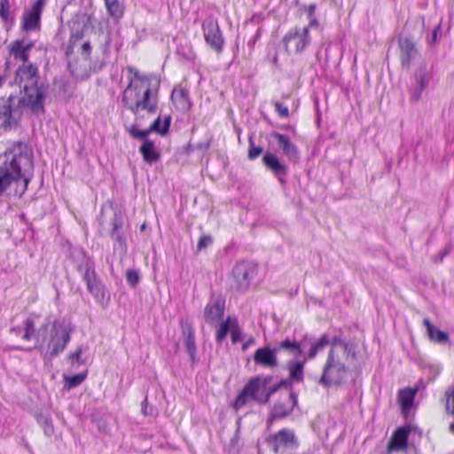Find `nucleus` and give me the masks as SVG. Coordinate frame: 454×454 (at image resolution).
Wrapping results in <instances>:
<instances>
[{"label": "nucleus", "mask_w": 454, "mask_h": 454, "mask_svg": "<svg viewBox=\"0 0 454 454\" xmlns=\"http://www.w3.org/2000/svg\"><path fill=\"white\" fill-rule=\"evenodd\" d=\"M350 355L352 358L356 357L348 343L339 336L333 337L318 383L325 387L340 385L348 372L347 362Z\"/></svg>", "instance_id": "nucleus-1"}, {"label": "nucleus", "mask_w": 454, "mask_h": 454, "mask_svg": "<svg viewBox=\"0 0 454 454\" xmlns=\"http://www.w3.org/2000/svg\"><path fill=\"white\" fill-rule=\"evenodd\" d=\"M13 86L19 94L12 93L7 100L0 105V129H11L18 124L23 111L28 107V73L27 67L16 71Z\"/></svg>", "instance_id": "nucleus-2"}, {"label": "nucleus", "mask_w": 454, "mask_h": 454, "mask_svg": "<svg viewBox=\"0 0 454 454\" xmlns=\"http://www.w3.org/2000/svg\"><path fill=\"white\" fill-rule=\"evenodd\" d=\"M121 103L135 115L136 121L145 118L143 111L154 114L158 109L157 96L153 94L151 86L128 84L122 92Z\"/></svg>", "instance_id": "nucleus-3"}, {"label": "nucleus", "mask_w": 454, "mask_h": 454, "mask_svg": "<svg viewBox=\"0 0 454 454\" xmlns=\"http://www.w3.org/2000/svg\"><path fill=\"white\" fill-rule=\"evenodd\" d=\"M28 164V154L26 151L21 149L20 145L12 153V160L4 161L0 166V195L4 192L12 183L18 185L21 183L20 188L15 189V194L21 197L28 185V178L21 175V168Z\"/></svg>", "instance_id": "nucleus-4"}, {"label": "nucleus", "mask_w": 454, "mask_h": 454, "mask_svg": "<svg viewBox=\"0 0 454 454\" xmlns=\"http://www.w3.org/2000/svg\"><path fill=\"white\" fill-rule=\"evenodd\" d=\"M271 377L256 376L248 380L242 391L238 395L234 408L239 410L245 406L249 400H253L260 404L267 403L271 396L281 386H286L284 381L277 386L267 389Z\"/></svg>", "instance_id": "nucleus-5"}, {"label": "nucleus", "mask_w": 454, "mask_h": 454, "mask_svg": "<svg viewBox=\"0 0 454 454\" xmlns=\"http://www.w3.org/2000/svg\"><path fill=\"white\" fill-rule=\"evenodd\" d=\"M83 272V280L86 282L88 291L94 296L98 302L104 305L109 301V294L105 286L97 278L92 263L87 260L84 264L79 266Z\"/></svg>", "instance_id": "nucleus-6"}, {"label": "nucleus", "mask_w": 454, "mask_h": 454, "mask_svg": "<svg viewBox=\"0 0 454 454\" xmlns=\"http://www.w3.org/2000/svg\"><path fill=\"white\" fill-rule=\"evenodd\" d=\"M30 113L41 114L44 111L43 99L48 93V85L44 82L38 84L35 74L37 67L30 63Z\"/></svg>", "instance_id": "nucleus-7"}, {"label": "nucleus", "mask_w": 454, "mask_h": 454, "mask_svg": "<svg viewBox=\"0 0 454 454\" xmlns=\"http://www.w3.org/2000/svg\"><path fill=\"white\" fill-rule=\"evenodd\" d=\"M283 42L290 53L302 51L310 43L309 27L291 28L285 35Z\"/></svg>", "instance_id": "nucleus-8"}, {"label": "nucleus", "mask_w": 454, "mask_h": 454, "mask_svg": "<svg viewBox=\"0 0 454 454\" xmlns=\"http://www.w3.org/2000/svg\"><path fill=\"white\" fill-rule=\"evenodd\" d=\"M138 121H136L133 125L129 129V134L132 137L137 139H142L147 137V136L152 132H156L161 136L166 135L168 132L171 116L169 114L165 115L162 119L161 116H158L151 124L150 128L144 130H139Z\"/></svg>", "instance_id": "nucleus-9"}, {"label": "nucleus", "mask_w": 454, "mask_h": 454, "mask_svg": "<svg viewBox=\"0 0 454 454\" xmlns=\"http://www.w3.org/2000/svg\"><path fill=\"white\" fill-rule=\"evenodd\" d=\"M397 43L401 66L403 68L410 69L419 55L416 43L411 38L403 35L398 36Z\"/></svg>", "instance_id": "nucleus-10"}, {"label": "nucleus", "mask_w": 454, "mask_h": 454, "mask_svg": "<svg viewBox=\"0 0 454 454\" xmlns=\"http://www.w3.org/2000/svg\"><path fill=\"white\" fill-rule=\"evenodd\" d=\"M113 216L110 219L109 224L111 230L109 236L112 239L115 240L120 248L123 251L127 249V239L124 232V215L118 207H112Z\"/></svg>", "instance_id": "nucleus-11"}, {"label": "nucleus", "mask_w": 454, "mask_h": 454, "mask_svg": "<svg viewBox=\"0 0 454 454\" xmlns=\"http://www.w3.org/2000/svg\"><path fill=\"white\" fill-rule=\"evenodd\" d=\"M206 43L216 52H221L223 46V37L216 20L207 19L202 23Z\"/></svg>", "instance_id": "nucleus-12"}, {"label": "nucleus", "mask_w": 454, "mask_h": 454, "mask_svg": "<svg viewBox=\"0 0 454 454\" xmlns=\"http://www.w3.org/2000/svg\"><path fill=\"white\" fill-rule=\"evenodd\" d=\"M225 309V300L221 294H212L209 301L204 309L205 321L213 325L222 319Z\"/></svg>", "instance_id": "nucleus-13"}, {"label": "nucleus", "mask_w": 454, "mask_h": 454, "mask_svg": "<svg viewBox=\"0 0 454 454\" xmlns=\"http://www.w3.org/2000/svg\"><path fill=\"white\" fill-rule=\"evenodd\" d=\"M70 335L71 329L67 325H59L53 327L51 339L49 343L51 357L56 356L65 349L70 340Z\"/></svg>", "instance_id": "nucleus-14"}, {"label": "nucleus", "mask_w": 454, "mask_h": 454, "mask_svg": "<svg viewBox=\"0 0 454 454\" xmlns=\"http://www.w3.org/2000/svg\"><path fill=\"white\" fill-rule=\"evenodd\" d=\"M232 274L237 284V289L245 291L255 275V267L251 263L240 262L234 266Z\"/></svg>", "instance_id": "nucleus-15"}, {"label": "nucleus", "mask_w": 454, "mask_h": 454, "mask_svg": "<svg viewBox=\"0 0 454 454\" xmlns=\"http://www.w3.org/2000/svg\"><path fill=\"white\" fill-rule=\"evenodd\" d=\"M266 442L278 453L281 447H289L295 444V435L289 429H282L266 438Z\"/></svg>", "instance_id": "nucleus-16"}, {"label": "nucleus", "mask_w": 454, "mask_h": 454, "mask_svg": "<svg viewBox=\"0 0 454 454\" xmlns=\"http://www.w3.org/2000/svg\"><path fill=\"white\" fill-rule=\"evenodd\" d=\"M296 403L297 396L293 392L288 393L283 402L279 401L274 404L270 412V420L282 419L288 416Z\"/></svg>", "instance_id": "nucleus-17"}, {"label": "nucleus", "mask_w": 454, "mask_h": 454, "mask_svg": "<svg viewBox=\"0 0 454 454\" xmlns=\"http://www.w3.org/2000/svg\"><path fill=\"white\" fill-rule=\"evenodd\" d=\"M276 347L270 348L269 347H263L258 348L254 355V361L256 364L266 367L274 368L278 366Z\"/></svg>", "instance_id": "nucleus-18"}, {"label": "nucleus", "mask_w": 454, "mask_h": 454, "mask_svg": "<svg viewBox=\"0 0 454 454\" xmlns=\"http://www.w3.org/2000/svg\"><path fill=\"white\" fill-rule=\"evenodd\" d=\"M410 431L411 428L408 426L397 428L388 442L387 450L399 451L405 450L407 448Z\"/></svg>", "instance_id": "nucleus-19"}, {"label": "nucleus", "mask_w": 454, "mask_h": 454, "mask_svg": "<svg viewBox=\"0 0 454 454\" xmlns=\"http://www.w3.org/2000/svg\"><path fill=\"white\" fill-rule=\"evenodd\" d=\"M90 23V17L86 13L77 14L72 21L70 43H74L76 40L83 36L84 31Z\"/></svg>", "instance_id": "nucleus-20"}, {"label": "nucleus", "mask_w": 454, "mask_h": 454, "mask_svg": "<svg viewBox=\"0 0 454 454\" xmlns=\"http://www.w3.org/2000/svg\"><path fill=\"white\" fill-rule=\"evenodd\" d=\"M271 137L277 139L278 146L289 160L296 161L299 159L298 148L287 136L274 131L271 133Z\"/></svg>", "instance_id": "nucleus-21"}, {"label": "nucleus", "mask_w": 454, "mask_h": 454, "mask_svg": "<svg viewBox=\"0 0 454 454\" xmlns=\"http://www.w3.org/2000/svg\"><path fill=\"white\" fill-rule=\"evenodd\" d=\"M9 53L14 60L23 62L22 66L19 67L17 71L23 67L28 68V66L26 65L28 57V43H26L24 39L13 41L10 44Z\"/></svg>", "instance_id": "nucleus-22"}, {"label": "nucleus", "mask_w": 454, "mask_h": 454, "mask_svg": "<svg viewBox=\"0 0 454 454\" xmlns=\"http://www.w3.org/2000/svg\"><path fill=\"white\" fill-rule=\"evenodd\" d=\"M262 162L265 167L278 178L280 182H283L282 176L287 174V167L281 163L275 154L266 153L262 157Z\"/></svg>", "instance_id": "nucleus-23"}, {"label": "nucleus", "mask_w": 454, "mask_h": 454, "mask_svg": "<svg viewBox=\"0 0 454 454\" xmlns=\"http://www.w3.org/2000/svg\"><path fill=\"white\" fill-rule=\"evenodd\" d=\"M307 344V337H304L301 342H297L294 340L286 339L285 340L279 342L278 346H276V350L278 352L281 350L287 351L290 355L294 357H299L304 354V348Z\"/></svg>", "instance_id": "nucleus-24"}, {"label": "nucleus", "mask_w": 454, "mask_h": 454, "mask_svg": "<svg viewBox=\"0 0 454 454\" xmlns=\"http://www.w3.org/2000/svg\"><path fill=\"white\" fill-rule=\"evenodd\" d=\"M333 338L330 339L327 333H324L317 340L309 342V349L307 354L304 355L305 360H311L316 357L317 353L323 350L327 346L332 348Z\"/></svg>", "instance_id": "nucleus-25"}, {"label": "nucleus", "mask_w": 454, "mask_h": 454, "mask_svg": "<svg viewBox=\"0 0 454 454\" xmlns=\"http://www.w3.org/2000/svg\"><path fill=\"white\" fill-rule=\"evenodd\" d=\"M142 139L144 141L139 148V152L142 154L145 162L152 165L160 160V154L155 148L154 143L153 141L147 139L146 137Z\"/></svg>", "instance_id": "nucleus-26"}, {"label": "nucleus", "mask_w": 454, "mask_h": 454, "mask_svg": "<svg viewBox=\"0 0 454 454\" xmlns=\"http://www.w3.org/2000/svg\"><path fill=\"white\" fill-rule=\"evenodd\" d=\"M171 99L177 110L182 112L189 111L192 103L189 98V92L185 89H175L171 93Z\"/></svg>", "instance_id": "nucleus-27"}, {"label": "nucleus", "mask_w": 454, "mask_h": 454, "mask_svg": "<svg viewBox=\"0 0 454 454\" xmlns=\"http://www.w3.org/2000/svg\"><path fill=\"white\" fill-rule=\"evenodd\" d=\"M183 334L184 336V345L186 348V350L190 356V358L192 362V364L195 363V356H196V344H195V337H194V332L191 325H186L183 326Z\"/></svg>", "instance_id": "nucleus-28"}, {"label": "nucleus", "mask_w": 454, "mask_h": 454, "mask_svg": "<svg viewBox=\"0 0 454 454\" xmlns=\"http://www.w3.org/2000/svg\"><path fill=\"white\" fill-rule=\"evenodd\" d=\"M47 0H36L30 7V31L40 29V18Z\"/></svg>", "instance_id": "nucleus-29"}, {"label": "nucleus", "mask_w": 454, "mask_h": 454, "mask_svg": "<svg viewBox=\"0 0 454 454\" xmlns=\"http://www.w3.org/2000/svg\"><path fill=\"white\" fill-rule=\"evenodd\" d=\"M419 390L418 387H408L401 389L398 393V400L400 404L404 411H408L411 408L414 401V397Z\"/></svg>", "instance_id": "nucleus-30"}, {"label": "nucleus", "mask_w": 454, "mask_h": 454, "mask_svg": "<svg viewBox=\"0 0 454 454\" xmlns=\"http://www.w3.org/2000/svg\"><path fill=\"white\" fill-rule=\"evenodd\" d=\"M423 324L427 327V331L430 340L441 344L446 343L448 341V334L436 328L428 318H425L423 320Z\"/></svg>", "instance_id": "nucleus-31"}, {"label": "nucleus", "mask_w": 454, "mask_h": 454, "mask_svg": "<svg viewBox=\"0 0 454 454\" xmlns=\"http://www.w3.org/2000/svg\"><path fill=\"white\" fill-rule=\"evenodd\" d=\"M307 360L303 361L290 360L288 362V371L290 378L294 381H301L303 379V367Z\"/></svg>", "instance_id": "nucleus-32"}, {"label": "nucleus", "mask_w": 454, "mask_h": 454, "mask_svg": "<svg viewBox=\"0 0 454 454\" xmlns=\"http://www.w3.org/2000/svg\"><path fill=\"white\" fill-rule=\"evenodd\" d=\"M108 14L115 20L123 16L124 7L119 0H104Z\"/></svg>", "instance_id": "nucleus-33"}, {"label": "nucleus", "mask_w": 454, "mask_h": 454, "mask_svg": "<svg viewBox=\"0 0 454 454\" xmlns=\"http://www.w3.org/2000/svg\"><path fill=\"white\" fill-rule=\"evenodd\" d=\"M430 78L431 76L427 71V64L425 62H422L421 64H419V66L418 67L414 73V80L416 85L427 88L428 86Z\"/></svg>", "instance_id": "nucleus-34"}, {"label": "nucleus", "mask_w": 454, "mask_h": 454, "mask_svg": "<svg viewBox=\"0 0 454 454\" xmlns=\"http://www.w3.org/2000/svg\"><path fill=\"white\" fill-rule=\"evenodd\" d=\"M37 423L43 428L45 435L51 436L54 433V427L52 425L51 419L48 413H36L35 415Z\"/></svg>", "instance_id": "nucleus-35"}, {"label": "nucleus", "mask_w": 454, "mask_h": 454, "mask_svg": "<svg viewBox=\"0 0 454 454\" xmlns=\"http://www.w3.org/2000/svg\"><path fill=\"white\" fill-rule=\"evenodd\" d=\"M128 72L133 75L132 77H129V84L135 83V85L140 84L141 86H151V80L149 76L141 74L135 67H129Z\"/></svg>", "instance_id": "nucleus-36"}, {"label": "nucleus", "mask_w": 454, "mask_h": 454, "mask_svg": "<svg viewBox=\"0 0 454 454\" xmlns=\"http://www.w3.org/2000/svg\"><path fill=\"white\" fill-rule=\"evenodd\" d=\"M231 324H233V320L231 317H228L226 320L220 324L215 336V340L218 344H221L226 338L228 333L231 332Z\"/></svg>", "instance_id": "nucleus-37"}, {"label": "nucleus", "mask_w": 454, "mask_h": 454, "mask_svg": "<svg viewBox=\"0 0 454 454\" xmlns=\"http://www.w3.org/2000/svg\"><path fill=\"white\" fill-rule=\"evenodd\" d=\"M248 143H249V149H248L247 157L249 160H252L256 159L263 152V150L260 146H255L252 136L249 137Z\"/></svg>", "instance_id": "nucleus-38"}, {"label": "nucleus", "mask_w": 454, "mask_h": 454, "mask_svg": "<svg viewBox=\"0 0 454 454\" xmlns=\"http://www.w3.org/2000/svg\"><path fill=\"white\" fill-rule=\"evenodd\" d=\"M177 54L184 60H192L195 58V53L191 45L182 46L177 49Z\"/></svg>", "instance_id": "nucleus-39"}, {"label": "nucleus", "mask_w": 454, "mask_h": 454, "mask_svg": "<svg viewBox=\"0 0 454 454\" xmlns=\"http://www.w3.org/2000/svg\"><path fill=\"white\" fill-rule=\"evenodd\" d=\"M126 279L130 286L135 287L138 284L140 279L138 270L132 269L127 270Z\"/></svg>", "instance_id": "nucleus-40"}, {"label": "nucleus", "mask_w": 454, "mask_h": 454, "mask_svg": "<svg viewBox=\"0 0 454 454\" xmlns=\"http://www.w3.org/2000/svg\"><path fill=\"white\" fill-rule=\"evenodd\" d=\"M231 341L234 344L241 341L242 339H243L242 338V333H241V330L239 329V327L238 325L237 319H233V324H231Z\"/></svg>", "instance_id": "nucleus-41"}, {"label": "nucleus", "mask_w": 454, "mask_h": 454, "mask_svg": "<svg viewBox=\"0 0 454 454\" xmlns=\"http://www.w3.org/2000/svg\"><path fill=\"white\" fill-rule=\"evenodd\" d=\"M85 374L78 373L67 378V382L69 387H74L79 386L84 380Z\"/></svg>", "instance_id": "nucleus-42"}, {"label": "nucleus", "mask_w": 454, "mask_h": 454, "mask_svg": "<svg viewBox=\"0 0 454 454\" xmlns=\"http://www.w3.org/2000/svg\"><path fill=\"white\" fill-rule=\"evenodd\" d=\"M82 347H79L74 353L69 355V360L72 364H83L85 361L82 359Z\"/></svg>", "instance_id": "nucleus-43"}, {"label": "nucleus", "mask_w": 454, "mask_h": 454, "mask_svg": "<svg viewBox=\"0 0 454 454\" xmlns=\"http://www.w3.org/2000/svg\"><path fill=\"white\" fill-rule=\"evenodd\" d=\"M9 8L8 0H0V17L4 21H7L9 19Z\"/></svg>", "instance_id": "nucleus-44"}, {"label": "nucleus", "mask_w": 454, "mask_h": 454, "mask_svg": "<svg viewBox=\"0 0 454 454\" xmlns=\"http://www.w3.org/2000/svg\"><path fill=\"white\" fill-rule=\"evenodd\" d=\"M274 106L276 112L278 114V115L282 118H287L289 116V110L288 107L281 104L280 102H274Z\"/></svg>", "instance_id": "nucleus-45"}, {"label": "nucleus", "mask_w": 454, "mask_h": 454, "mask_svg": "<svg viewBox=\"0 0 454 454\" xmlns=\"http://www.w3.org/2000/svg\"><path fill=\"white\" fill-rule=\"evenodd\" d=\"M451 246H446L442 250H441L437 254L433 257V260L435 263H440L443 261L444 257L450 253Z\"/></svg>", "instance_id": "nucleus-46"}, {"label": "nucleus", "mask_w": 454, "mask_h": 454, "mask_svg": "<svg viewBox=\"0 0 454 454\" xmlns=\"http://www.w3.org/2000/svg\"><path fill=\"white\" fill-rule=\"evenodd\" d=\"M213 239L210 236H202L197 245V250L200 251L207 247L210 244H212Z\"/></svg>", "instance_id": "nucleus-47"}, {"label": "nucleus", "mask_w": 454, "mask_h": 454, "mask_svg": "<svg viewBox=\"0 0 454 454\" xmlns=\"http://www.w3.org/2000/svg\"><path fill=\"white\" fill-rule=\"evenodd\" d=\"M426 89V87H421L419 85H415V87L412 90L411 93V99L413 101H419L421 98L423 90Z\"/></svg>", "instance_id": "nucleus-48"}, {"label": "nucleus", "mask_w": 454, "mask_h": 454, "mask_svg": "<svg viewBox=\"0 0 454 454\" xmlns=\"http://www.w3.org/2000/svg\"><path fill=\"white\" fill-rule=\"evenodd\" d=\"M142 412L145 416H153V407L148 408L147 398H145L142 402Z\"/></svg>", "instance_id": "nucleus-49"}, {"label": "nucleus", "mask_w": 454, "mask_h": 454, "mask_svg": "<svg viewBox=\"0 0 454 454\" xmlns=\"http://www.w3.org/2000/svg\"><path fill=\"white\" fill-rule=\"evenodd\" d=\"M103 37H104V48H103V52L104 53H106L108 51V49H109V46H110V43H111V35H110V33H106V34H102Z\"/></svg>", "instance_id": "nucleus-50"}, {"label": "nucleus", "mask_w": 454, "mask_h": 454, "mask_svg": "<svg viewBox=\"0 0 454 454\" xmlns=\"http://www.w3.org/2000/svg\"><path fill=\"white\" fill-rule=\"evenodd\" d=\"M22 28L25 31L28 30V10L25 9L22 14Z\"/></svg>", "instance_id": "nucleus-51"}, {"label": "nucleus", "mask_w": 454, "mask_h": 454, "mask_svg": "<svg viewBox=\"0 0 454 454\" xmlns=\"http://www.w3.org/2000/svg\"><path fill=\"white\" fill-rule=\"evenodd\" d=\"M90 51H91V46H90V42H85L82 45V54L88 58L90 54Z\"/></svg>", "instance_id": "nucleus-52"}, {"label": "nucleus", "mask_w": 454, "mask_h": 454, "mask_svg": "<svg viewBox=\"0 0 454 454\" xmlns=\"http://www.w3.org/2000/svg\"><path fill=\"white\" fill-rule=\"evenodd\" d=\"M440 28H441V23L438 24V26H436L433 29L432 37H431L430 41L428 42L429 44H435L436 43V42H437V34H438Z\"/></svg>", "instance_id": "nucleus-53"}, {"label": "nucleus", "mask_w": 454, "mask_h": 454, "mask_svg": "<svg viewBox=\"0 0 454 454\" xmlns=\"http://www.w3.org/2000/svg\"><path fill=\"white\" fill-rule=\"evenodd\" d=\"M316 8H317V5L315 4H311L307 6L306 12L308 13L309 18L314 17Z\"/></svg>", "instance_id": "nucleus-54"}, {"label": "nucleus", "mask_w": 454, "mask_h": 454, "mask_svg": "<svg viewBox=\"0 0 454 454\" xmlns=\"http://www.w3.org/2000/svg\"><path fill=\"white\" fill-rule=\"evenodd\" d=\"M309 24L307 26V27H309V29L310 27H318L319 23L315 17L309 18Z\"/></svg>", "instance_id": "nucleus-55"}, {"label": "nucleus", "mask_w": 454, "mask_h": 454, "mask_svg": "<svg viewBox=\"0 0 454 454\" xmlns=\"http://www.w3.org/2000/svg\"><path fill=\"white\" fill-rule=\"evenodd\" d=\"M23 338L28 340V319L24 321V334Z\"/></svg>", "instance_id": "nucleus-56"}, {"label": "nucleus", "mask_w": 454, "mask_h": 454, "mask_svg": "<svg viewBox=\"0 0 454 454\" xmlns=\"http://www.w3.org/2000/svg\"><path fill=\"white\" fill-rule=\"evenodd\" d=\"M254 343V339L250 337L242 346V349L246 350L250 345Z\"/></svg>", "instance_id": "nucleus-57"}, {"label": "nucleus", "mask_w": 454, "mask_h": 454, "mask_svg": "<svg viewBox=\"0 0 454 454\" xmlns=\"http://www.w3.org/2000/svg\"><path fill=\"white\" fill-rule=\"evenodd\" d=\"M98 427L100 431L106 432V424L105 421H99Z\"/></svg>", "instance_id": "nucleus-58"}, {"label": "nucleus", "mask_w": 454, "mask_h": 454, "mask_svg": "<svg viewBox=\"0 0 454 454\" xmlns=\"http://www.w3.org/2000/svg\"><path fill=\"white\" fill-rule=\"evenodd\" d=\"M417 23H421L422 27L424 26V18L423 17H418L416 19Z\"/></svg>", "instance_id": "nucleus-59"}, {"label": "nucleus", "mask_w": 454, "mask_h": 454, "mask_svg": "<svg viewBox=\"0 0 454 454\" xmlns=\"http://www.w3.org/2000/svg\"><path fill=\"white\" fill-rule=\"evenodd\" d=\"M260 35H261V31H260V29H258L257 32H256V35L254 36L255 39L258 38L260 36Z\"/></svg>", "instance_id": "nucleus-60"}, {"label": "nucleus", "mask_w": 454, "mask_h": 454, "mask_svg": "<svg viewBox=\"0 0 454 454\" xmlns=\"http://www.w3.org/2000/svg\"><path fill=\"white\" fill-rule=\"evenodd\" d=\"M29 327H30V333H31L33 332V328H34L32 322H30Z\"/></svg>", "instance_id": "nucleus-61"}, {"label": "nucleus", "mask_w": 454, "mask_h": 454, "mask_svg": "<svg viewBox=\"0 0 454 454\" xmlns=\"http://www.w3.org/2000/svg\"><path fill=\"white\" fill-rule=\"evenodd\" d=\"M46 332H47V331H46V327H43V333H42V334H43V337H44V335H45Z\"/></svg>", "instance_id": "nucleus-62"}, {"label": "nucleus", "mask_w": 454, "mask_h": 454, "mask_svg": "<svg viewBox=\"0 0 454 454\" xmlns=\"http://www.w3.org/2000/svg\"><path fill=\"white\" fill-rule=\"evenodd\" d=\"M3 82H4V78L0 75V86L2 85Z\"/></svg>", "instance_id": "nucleus-63"}, {"label": "nucleus", "mask_w": 454, "mask_h": 454, "mask_svg": "<svg viewBox=\"0 0 454 454\" xmlns=\"http://www.w3.org/2000/svg\"><path fill=\"white\" fill-rule=\"evenodd\" d=\"M145 224H143V225L141 226V229H142V230H144V229H145Z\"/></svg>", "instance_id": "nucleus-64"}]
</instances>
